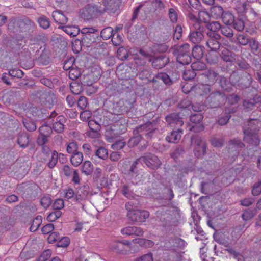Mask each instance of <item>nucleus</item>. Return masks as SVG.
Masks as SVG:
<instances>
[{"mask_svg": "<svg viewBox=\"0 0 261 261\" xmlns=\"http://www.w3.org/2000/svg\"><path fill=\"white\" fill-rule=\"evenodd\" d=\"M100 5L90 6L88 7L89 12L93 13H101L106 10H110L111 11L116 10L121 3V0H101Z\"/></svg>", "mask_w": 261, "mask_h": 261, "instance_id": "obj_1", "label": "nucleus"}, {"mask_svg": "<svg viewBox=\"0 0 261 261\" xmlns=\"http://www.w3.org/2000/svg\"><path fill=\"white\" fill-rule=\"evenodd\" d=\"M134 203L128 202L126 203L125 207L128 211L127 216L132 221L143 222L149 216V212L146 211L134 210Z\"/></svg>", "mask_w": 261, "mask_h": 261, "instance_id": "obj_2", "label": "nucleus"}, {"mask_svg": "<svg viewBox=\"0 0 261 261\" xmlns=\"http://www.w3.org/2000/svg\"><path fill=\"white\" fill-rule=\"evenodd\" d=\"M57 115L55 111H53L48 118V121L53 123V129L57 133H62L64 129V124L66 122L65 118L60 115Z\"/></svg>", "mask_w": 261, "mask_h": 261, "instance_id": "obj_3", "label": "nucleus"}, {"mask_svg": "<svg viewBox=\"0 0 261 261\" xmlns=\"http://www.w3.org/2000/svg\"><path fill=\"white\" fill-rule=\"evenodd\" d=\"M191 144L194 146V152L197 158H200L204 154L206 150V145L201 137L197 135L192 136Z\"/></svg>", "mask_w": 261, "mask_h": 261, "instance_id": "obj_4", "label": "nucleus"}, {"mask_svg": "<svg viewBox=\"0 0 261 261\" xmlns=\"http://www.w3.org/2000/svg\"><path fill=\"white\" fill-rule=\"evenodd\" d=\"M210 97L213 99L215 102L216 101H218V103L216 104L218 106H219L221 103L223 102L225 99L231 105L237 103L240 99L239 97L236 95H230L226 98L223 94L219 92H216L212 93L210 95Z\"/></svg>", "mask_w": 261, "mask_h": 261, "instance_id": "obj_5", "label": "nucleus"}, {"mask_svg": "<svg viewBox=\"0 0 261 261\" xmlns=\"http://www.w3.org/2000/svg\"><path fill=\"white\" fill-rule=\"evenodd\" d=\"M193 27L195 30L191 31L189 35V39L194 44L200 43L203 38V28H201L199 23L193 24Z\"/></svg>", "mask_w": 261, "mask_h": 261, "instance_id": "obj_6", "label": "nucleus"}, {"mask_svg": "<svg viewBox=\"0 0 261 261\" xmlns=\"http://www.w3.org/2000/svg\"><path fill=\"white\" fill-rule=\"evenodd\" d=\"M218 73L212 69L204 71L200 75V79L202 83L210 86L214 84L217 80Z\"/></svg>", "mask_w": 261, "mask_h": 261, "instance_id": "obj_7", "label": "nucleus"}, {"mask_svg": "<svg viewBox=\"0 0 261 261\" xmlns=\"http://www.w3.org/2000/svg\"><path fill=\"white\" fill-rule=\"evenodd\" d=\"M138 161L140 163H144L146 165L151 168H158L161 165V162L159 159L155 155H150L147 157L142 156L138 159Z\"/></svg>", "mask_w": 261, "mask_h": 261, "instance_id": "obj_8", "label": "nucleus"}, {"mask_svg": "<svg viewBox=\"0 0 261 261\" xmlns=\"http://www.w3.org/2000/svg\"><path fill=\"white\" fill-rule=\"evenodd\" d=\"M207 35L210 37V39L206 42L207 47L212 51H215L219 49L220 47V44L219 42L221 38L220 35L215 33H208Z\"/></svg>", "mask_w": 261, "mask_h": 261, "instance_id": "obj_9", "label": "nucleus"}, {"mask_svg": "<svg viewBox=\"0 0 261 261\" xmlns=\"http://www.w3.org/2000/svg\"><path fill=\"white\" fill-rule=\"evenodd\" d=\"M210 91L211 87L203 83L196 85L191 90V93L197 96L207 95Z\"/></svg>", "mask_w": 261, "mask_h": 261, "instance_id": "obj_10", "label": "nucleus"}, {"mask_svg": "<svg viewBox=\"0 0 261 261\" xmlns=\"http://www.w3.org/2000/svg\"><path fill=\"white\" fill-rule=\"evenodd\" d=\"M19 31L25 33L32 32L35 28L34 23L28 18L20 19L18 23Z\"/></svg>", "mask_w": 261, "mask_h": 261, "instance_id": "obj_11", "label": "nucleus"}, {"mask_svg": "<svg viewBox=\"0 0 261 261\" xmlns=\"http://www.w3.org/2000/svg\"><path fill=\"white\" fill-rule=\"evenodd\" d=\"M166 120L171 127H177L181 126L184 124L182 118L179 116V114H172L166 116Z\"/></svg>", "mask_w": 261, "mask_h": 261, "instance_id": "obj_12", "label": "nucleus"}, {"mask_svg": "<svg viewBox=\"0 0 261 261\" xmlns=\"http://www.w3.org/2000/svg\"><path fill=\"white\" fill-rule=\"evenodd\" d=\"M139 55H137V57H135V60L136 64L139 66L144 65L146 61L151 62L152 56L143 49H140L139 51Z\"/></svg>", "mask_w": 261, "mask_h": 261, "instance_id": "obj_13", "label": "nucleus"}, {"mask_svg": "<svg viewBox=\"0 0 261 261\" xmlns=\"http://www.w3.org/2000/svg\"><path fill=\"white\" fill-rule=\"evenodd\" d=\"M190 47L189 44L185 43L182 45H176L171 48L169 51L171 52L174 56L178 57V55H183L190 53Z\"/></svg>", "mask_w": 261, "mask_h": 261, "instance_id": "obj_14", "label": "nucleus"}, {"mask_svg": "<svg viewBox=\"0 0 261 261\" xmlns=\"http://www.w3.org/2000/svg\"><path fill=\"white\" fill-rule=\"evenodd\" d=\"M121 232L123 234L128 236L136 235L141 236L143 234L144 231L140 227L135 226H127L121 229Z\"/></svg>", "mask_w": 261, "mask_h": 261, "instance_id": "obj_15", "label": "nucleus"}, {"mask_svg": "<svg viewBox=\"0 0 261 261\" xmlns=\"http://www.w3.org/2000/svg\"><path fill=\"white\" fill-rule=\"evenodd\" d=\"M156 130V129L153 128L151 123H147L140 126L137 129L138 132H142V135H145L147 138L151 137L152 135Z\"/></svg>", "mask_w": 261, "mask_h": 261, "instance_id": "obj_16", "label": "nucleus"}, {"mask_svg": "<svg viewBox=\"0 0 261 261\" xmlns=\"http://www.w3.org/2000/svg\"><path fill=\"white\" fill-rule=\"evenodd\" d=\"M42 149L43 152H45L46 154H51V159L49 160L48 166L50 168H53L55 166L58 161V152L56 151L51 152L47 146H43Z\"/></svg>", "mask_w": 261, "mask_h": 261, "instance_id": "obj_17", "label": "nucleus"}, {"mask_svg": "<svg viewBox=\"0 0 261 261\" xmlns=\"http://www.w3.org/2000/svg\"><path fill=\"white\" fill-rule=\"evenodd\" d=\"M244 141L254 145H258L259 143V140L258 136L254 134H252L248 130H244Z\"/></svg>", "mask_w": 261, "mask_h": 261, "instance_id": "obj_18", "label": "nucleus"}, {"mask_svg": "<svg viewBox=\"0 0 261 261\" xmlns=\"http://www.w3.org/2000/svg\"><path fill=\"white\" fill-rule=\"evenodd\" d=\"M88 193L89 187L88 186H83L77 190L75 198L77 201L81 202L87 198Z\"/></svg>", "mask_w": 261, "mask_h": 261, "instance_id": "obj_19", "label": "nucleus"}, {"mask_svg": "<svg viewBox=\"0 0 261 261\" xmlns=\"http://www.w3.org/2000/svg\"><path fill=\"white\" fill-rule=\"evenodd\" d=\"M182 134L181 130L178 128L177 130L172 132L166 137V139L169 142L176 143L180 139Z\"/></svg>", "mask_w": 261, "mask_h": 261, "instance_id": "obj_20", "label": "nucleus"}, {"mask_svg": "<svg viewBox=\"0 0 261 261\" xmlns=\"http://www.w3.org/2000/svg\"><path fill=\"white\" fill-rule=\"evenodd\" d=\"M54 21L60 24H65L68 21V18L61 12L55 11L52 14Z\"/></svg>", "mask_w": 261, "mask_h": 261, "instance_id": "obj_21", "label": "nucleus"}, {"mask_svg": "<svg viewBox=\"0 0 261 261\" xmlns=\"http://www.w3.org/2000/svg\"><path fill=\"white\" fill-rule=\"evenodd\" d=\"M235 54L227 48L222 49L221 57L224 61L232 62L235 60Z\"/></svg>", "mask_w": 261, "mask_h": 261, "instance_id": "obj_22", "label": "nucleus"}, {"mask_svg": "<svg viewBox=\"0 0 261 261\" xmlns=\"http://www.w3.org/2000/svg\"><path fill=\"white\" fill-rule=\"evenodd\" d=\"M160 81H162L166 85H170L171 84L172 82L168 76L165 73H160L155 75L154 77L152 79L153 82H158L160 83Z\"/></svg>", "mask_w": 261, "mask_h": 261, "instance_id": "obj_23", "label": "nucleus"}, {"mask_svg": "<svg viewBox=\"0 0 261 261\" xmlns=\"http://www.w3.org/2000/svg\"><path fill=\"white\" fill-rule=\"evenodd\" d=\"M204 48L203 46L195 45L192 49V55L194 58L197 60H200L204 55Z\"/></svg>", "mask_w": 261, "mask_h": 261, "instance_id": "obj_24", "label": "nucleus"}, {"mask_svg": "<svg viewBox=\"0 0 261 261\" xmlns=\"http://www.w3.org/2000/svg\"><path fill=\"white\" fill-rule=\"evenodd\" d=\"M59 28L62 29L70 36H76L80 32L79 28L75 26H60Z\"/></svg>", "mask_w": 261, "mask_h": 261, "instance_id": "obj_25", "label": "nucleus"}, {"mask_svg": "<svg viewBox=\"0 0 261 261\" xmlns=\"http://www.w3.org/2000/svg\"><path fill=\"white\" fill-rule=\"evenodd\" d=\"M83 160V155L82 152H76L73 153L70 158V161L72 164L75 166H79Z\"/></svg>", "mask_w": 261, "mask_h": 261, "instance_id": "obj_26", "label": "nucleus"}, {"mask_svg": "<svg viewBox=\"0 0 261 261\" xmlns=\"http://www.w3.org/2000/svg\"><path fill=\"white\" fill-rule=\"evenodd\" d=\"M30 141L29 136L27 133L20 134L17 139V142L18 144L23 148L28 146Z\"/></svg>", "mask_w": 261, "mask_h": 261, "instance_id": "obj_27", "label": "nucleus"}, {"mask_svg": "<svg viewBox=\"0 0 261 261\" xmlns=\"http://www.w3.org/2000/svg\"><path fill=\"white\" fill-rule=\"evenodd\" d=\"M178 9L176 7L169 8L168 10V17L172 23H176L178 20Z\"/></svg>", "mask_w": 261, "mask_h": 261, "instance_id": "obj_28", "label": "nucleus"}, {"mask_svg": "<svg viewBox=\"0 0 261 261\" xmlns=\"http://www.w3.org/2000/svg\"><path fill=\"white\" fill-rule=\"evenodd\" d=\"M223 22L227 25H231L234 23V17L232 13L226 12H224L222 16Z\"/></svg>", "mask_w": 261, "mask_h": 261, "instance_id": "obj_29", "label": "nucleus"}, {"mask_svg": "<svg viewBox=\"0 0 261 261\" xmlns=\"http://www.w3.org/2000/svg\"><path fill=\"white\" fill-rule=\"evenodd\" d=\"M93 170V166L91 162L89 161H86L84 162L82 168L83 173L87 175H90L92 173Z\"/></svg>", "mask_w": 261, "mask_h": 261, "instance_id": "obj_30", "label": "nucleus"}, {"mask_svg": "<svg viewBox=\"0 0 261 261\" xmlns=\"http://www.w3.org/2000/svg\"><path fill=\"white\" fill-rule=\"evenodd\" d=\"M134 241L138 244L140 246L144 247H150L153 246L154 243L150 240L145 239L143 238H139L134 240Z\"/></svg>", "mask_w": 261, "mask_h": 261, "instance_id": "obj_31", "label": "nucleus"}, {"mask_svg": "<svg viewBox=\"0 0 261 261\" xmlns=\"http://www.w3.org/2000/svg\"><path fill=\"white\" fill-rule=\"evenodd\" d=\"M177 61L181 64L187 65L191 62V58L189 53L176 57Z\"/></svg>", "mask_w": 261, "mask_h": 261, "instance_id": "obj_32", "label": "nucleus"}, {"mask_svg": "<svg viewBox=\"0 0 261 261\" xmlns=\"http://www.w3.org/2000/svg\"><path fill=\"white\" fill-rule=\"evenodd\" d=\"M113 32L112 28L110 27L106 28L101 31V36L103 39L108 40L113 36Z\"/></svg>", "mask_w": 261, "mask_h": 261, "instance_id": "obj_33", "label": "nucleus"}, {"mask_svg": "<svg viewBox=\"0 0 261 261\" xmlns=\"http://www.w3.org/2000/svg\"><path fill=\"white\" fill-rule=\"evenodd\" d=\"M95 156L102 160L108 157V151L103 147H99L95 152Z\"/></svg>", "mask_w": 261, "mask_h": 261, "instance_id": "obj_34", "label": "nucleus"}, {"mask_svg": "<svg viewBox=\"0 0 261 261\" xmlns=\"http://www.w3.org/2000/svg\"><path fill=\"white\" fill-rule=\"evenodd\" d=\"M41 136H49L52 133L51 127L48 124H44L39 128Z\"/></svg>", "mask_w": 261, "mask_h": 261, "instance_id": "obj_35", "label": "nucleus"}, {"mask_svg": "<svg viewBox=\"0 0 261 261\" xmlns=\"http://www.w3.org/2000/svg\"><path fill=\"white\" fill-rule=\"evenodd\" d=\"M164 59L165 58L163 57L153 59V60L151 61L152 66L156 69L162 68L165 65V62L164 61Z\"/></svg>", "mask_w": 261, "mask_h": 261, "instance_id": "obj_36", "label": "nucleus"}, {"mask_svg": "<svg viewBox=\"0 0 261 261\" xmlns=\"http://www.w3.org/2000/svg\"><path fill=\"white\" fill-rule=\"evenodd\" d=\"M70 90L74 94H79L82 91V85L76 82H72L70 86Z\"/></svg>", "mask_w": 261, "mask_h": 261, "instance_id": "obj_37", "label": "nucleus"}, {"mask_svg": "<svg viewBox=\"0 0 261 261\" xmlns=\"http://www.w3.org/2000/svg\"><path fill=\"white\" fill-rule=\"evenodd\" d=\"M210 19V16L206 11H200L198 13V22L207 23Z\"/></svg>", "mask_w": 261, "mask_h": 261, "instance_id": "obj_38", "label": "nucleus"}, {"mask_svg": "<svg viewBox=\"0 0 261 261\" xmlns=\"http://www.w3.org/2000/svg\"><path fill=\"white\" fill-rule=\"evenodd\" d=\"M42 222V217L40 216H37L33 221L31 226L30 229V231L34 232L37 230Z\"/></svg>", "mask_w": 261, "mask_h": 261, "instance_id": "obj_39", "label": "nucleus"}, {"mask_svg": "<svg viewBox=\"0 0 261 261\" xmlns=\"http://www.w3.org/2000/svg\"><path fill=\"white\" fill-rule=\"evenodd\" d=\"M38 22L39 26L44 29H46L50 26L49 19L44 16H42L38 19Z\"/></svg>", "mask_w": 261, "mask_h": 261, "instance_id": "obj_40", "label": "nucleus"}, {"mask_svg": "<svg viewBox=\"0 0 261 261\" xmlns=\"http://www.w3.org/2000/svg\"><path fill=\"white\" fill-rule=\"evenodd\" d=\"M256 213L255 210H247L243 213L242 218L245 221L250 220L256 215Z\"/></svg>", "mask_w": 261, "mask_h": 261, "instance_id": "obj_41", "label": "nucleus"}, {"mask_svg": "<svg viewBox=\"0 0 261 261\" xmlns=\"http://www.w3.org/2000/svg\"><path fill=\"white\" fill-rule=\"evenodd\" d=\"M117 57L121 60H124L128 57V53L127 50L124 47H120L117 50Z\"/></svg>", "mask_w": 261, "mask_h": 261, "instance_id": "obj_42", "label": "nucleus"}, {"mask_svg": "<svg viewBox=\"0 0 261 261\" xmlns=\"http://www.w3.org/2000/svg\"><path fill=\"white\" fill-rule=\"evenodd\" d=\"M70 242V239L67 237H64L61 239H59L57 246L59 247H66L69 245Z\"/></svg>", "mask_w": 261, "mask_h": 261, "instance_id": "obj_43", "label": "nucleus"}, {"mask_svg": "<svg viewBox=\"0 0 261 261\" xmlns=\"http://www.w3.org/2000/svg\"><path fill=\"white\" fill-rule=\"evenodd\" d=\"M111 249L113 251L121 253L124 250V247L120 242H116L111 245Z\"/></svg>", "mask_w": 261, "mask_h": 261, "instance_id": "obj_44", "label": "nucleus"}, {"mask_svg": "<svg viewBox=\"0 0 261 261\" xmlns=\"http://www.w3.org/2000/svg\"><path fill=\"white\" fill-rule=\"evenodd\" d=\"M182 76L185 80H190L195 77L196 73L192 68H191V69L185 70L183 73Z\"/></svg>", "mask_w": 261, "mask_h": 261, "instance_id": "obj_45", "label": "nucleus"}, {"mask_svg": "<svg viewBox=\"0 0 261 261\" xmlns=\"http://www.w3.org/2000/svg\"><path fill=\"white\" fill-rule=\"evenodd\" d=\"M207 28L212 31V33L217 32L221 28L220 24L217 21H213L206 24Z\"/></svg>", "mask_w": 261, "mask_h": 261, "instance_id": "obj_46", "label": "nucleus"}, {"mask_svg": "<svg viewBox=\"0 0 261 261\" xmlns=\"http://www.w3.org/2000/svg\"><path fill=\"white\" fill-rule=\"evenodd\" d=\"M191 68L195 72V71L201 70L204 69L205 67V64L200 61L193 62L191 65Z\"/></svg>", "mask_w": 261, "mask_h": 261, "instance_id": "obj_47", "label": "nucleus"}, {"mask_svg": "<svg viewBox=\"0 0 261 261\" xmlns=\"http://www.w3.org/2000/svg\"><path fill=\"white\" fill-rule=\"evenodd\" d=\"M221 32L223 35L228 38H231L233 36L232 30L228 26L221 28Z\"/></svg>", "mask_w": 261, "mask_h": 261, "instance_id": "obj_48", "label": "nucleus"}, {"mask_svg": "<svg viewBox=\"0 0 261 261\" xmlns=\"http://www.w3.org/2000/svg\"><path fill=\"white\" fill-rule=\"evenodd\" d=\"M229 148L231 149L242 148L244 146L243 143L241 142L240 140L234 139L230 141L229 142Z\"/></svg>", "mask_w": 261, "mask_h": 261, "instance_id": "obj_49", "label": "nucleus"}, {"mask_svg": "<svg viewBox=\"0 0 261 261\" xmlns=\"http://www.w3.org/2000/svg\"><path fill=\"white\" fill-rule=\"evenodd\" d=\"M169 46L166 44H155L154 46L155 51L159 53H165L168 49Z\"/></svg>", "mask_w": 261, "mask_h": 261, "instance_id": "obj_50", "label": "nucleus"}, {"mask_svg": "<svg viewBox=\"0 0 261 261\" xmlns=\"http://www.w3.org/2000/svg\"><path fill=\"white\" fill-rule=\"evenodd\" d=\"M61 216L60 211H55L50 213L47 217V220L49 222H54Z\"/></svg>", "mask_w": 261, "mask_h": 261, "instance_id": "obj_51", "label": "nucleus"}, {"mask_svg": "<svg viewBox=\"0 0 261 261\" xmlns=\"http://www.w3.org/2000/svg\"><path fill=\"white\" fill-rule=\"evenodd\" d=\"M261 193V181L255 183L252 186V194L254 196H257Z\"/></svg>", "mask_w": 261, "mask_h": 261, "instance_id": "obj_52", "label": "nucleus"}, {"mask_svg": "<svg viewBox=\"0 0 261 261\" xmlns=\"http://www.w3.org/2000/svg\"><path fill=\"white\" fill-rule=\"evenodd\" d=\"M55 98L53 95H47L45 97V101L44 102V105L47 108H51L55 102Z\"/></svg>", "mask_w": 261, "mask_h": 261, "instance_id": "obj_53", "label": "nucleus"}, {"mask_svg": "<svg viewBox=\"0 0 261 261\" xmlns=\"http://www.w3.org/2000/svg\"><path fill=\"white\" fill-rule=\"evenodd\" d=\"M203 118V115H201V114L198 113L192 115L190 116V120L191 122L194 123H199L202 121Z\"/></svg>", "mask_w": 261, "mask_h": 261, "instance_id": "obj_54", "label": "nucleus"}, {"mask_svg": "<svg viewBox=\"0 0 261 261\" xmlns=\"http://www.w3.org/2000/svg\"><path fill=\"white\" fill-rule=\"evenodd\" d=\"M67 151L69 153H75L77 150V145L74 142H70L67 146Z\"/></svg>", "mask_w": 261, "mask_h": 261, "instance_id": "obj_55", "label": "nucleus"}, {"mask_svg": "<svg viewBox=\"0 0 261 261\" xmlns=\"http://www.w3.org/2000/svg\"><path fill=\"white\" fill-rule=\"evenodd\" d=\"M234 28L239 31H242L245 27L244 21L241 19L234 20Z\"/></svg>", "mask_w": 261, "mask_h": 261, "instance_id": "obj_56", "label": "nucleus"}, {"mask_svg": "<svg viewBox=\"0 0 261 261\" xmlns=\"http://www.w3.org/2000/svg\"><path fill=\"white\" fill-rule=\"evenodd\" d=\"M182 30L181 26L177 25L174 30V33L173 35L174 39L179 40L182 36Z\"/></svg>", "mask_w": 261, "mask_h": 261, "instance_id": "obj_57", "label": "nucleus"}, {"mask_svg": "<svg viewBox=\"0 0 261 261\" xmlns=\"http://www.w3.org/2000/svg\"><path fill=\"white\" fill-rule=\"evenodd\" d=\"M122 37L118 34H113L112 36V42L115 46L119 45L122 41Z\"/></svg>", "mask_w": 261, "mask_h": 261, "instance_id": "obj_58", "label": "nucleus"}, {"mask_svg": "<svg viewBox=\"0 0 261 261\" xmlns=\"http://www.w3.org/2000/svg\"><path fill=\"white\" fill-rule=\"evenodd\" d=\"M122 193L126 197L128 198H134L133 193L130 191L128 186L124 185L122 187Z\"/></svg>", "mask_w": 261, "mask_h": 261, "instance_id": "obj_59", "label": "nucleus"}, {"mask_svg": "<svg viewBox=\"0 0 261 261\" xmlns=\"http://www.w3.org/2000/svg\"><path fill=\"white\" fill-rule=\"evenodd\" d=\"M92 116V113L89 110H85L80 114V118L84 121H87Z\"/></svg>", "mask_w": 261, "mask_h": 261, "instance_id": "obj_60", "label": "nucleus"}, {"mask_svg": "<svg viewBox=\"0 0 261 261\" xmlns=\"http://www.w3.org/2000/svg\"><path fill=\"white\" fill-rule=\"evenodd\" d=\"M9 74L13 77L21 78L23 76V72L20 69H12L9 71Z\"/></svg>", "mask_w": 261, "mask_h": 261, "instance_id": "obj_61", "label": "nucleus"}, {"mask_svg": "<svg viewBox=\"0 0 261 261\" xmlns=\"http://www.w3.org/2000/svg\"><path fill=\"white\" fill-rule=\"evenodd\" d=\"M64 202L63 199H57L53 205V207L55 210H60L64 207Z\"/></svg>", "mask_w": 261, "mask_h": 261, "instance_id": "obj_62", "label": "nucleus"}, {"mask_svg": "<svg viewBox=\"0 0 261 261\" xmlns=\"http://www.w3.org/2000/svg\"><path fill=\"white\" fill-rule=\"evenodd\" d=\"M41 204L44 208L48 207L51 203V198L48 196L43 197L40 201Z\"/></svg>", "mask_w": 261, "mask_h": 261, "instance_id": "obj_63", "label": "nucleus"}, {"mask_svg": "<svg viewBox=\"0 0 261 261\" xmlns=\"http://www.w3.org/2000/svg\"><path fill=\"white\" fill-rule=\"evenodd\" d=\"M135 261H153L151 253H148L135 259Z\"/></svg>", "mask_w": 261, "mask_h": 261, "instance_id": "obj_64", "label": "nucleus"}]
</instances>
